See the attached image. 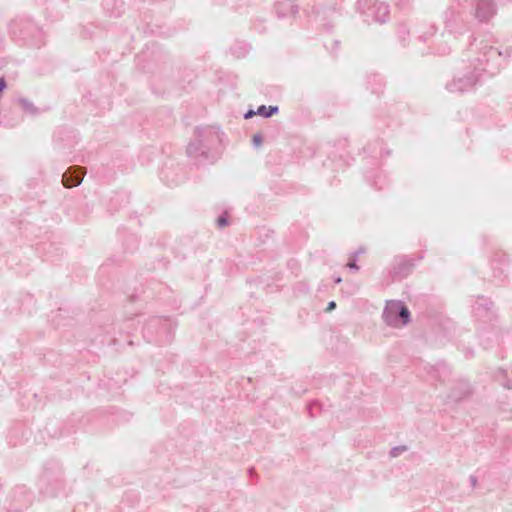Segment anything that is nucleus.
I'll return each mask as SVG.
<instances>
[{
    "instance_id": "dca6fc26",
    "label": "nucleus",
    "mask_w": 512,
    "mask_h": 512,
    "mask_svg": "<svg viewBox=\"0 0 512 512\" xmlns=\"http://www.w3.org/2000/svg\"><path fill=\"white\" fill-rule=\"evenodd\" d=\"M341 281H342V279H341L340 277H337V278L335 279V282H336V283H340Z\"/></svg>"
},
{
    "instance_id": "9d476101",
    "label": "nucleus",
    "mask_w": 512,
    "mask_h": 512,
    "mask_svg": "<svg viewBox=\"0 0 512 512\" xmlns=\"http://www.w3.org/2000/svg\"><path fill=\"white\" fill-rule=\"evenodd\" d=\"M262 142V138L260 135H254L253 136V143L255 146H260Z\"/></svg>"
},
{
    "instance_id": "2eb2a0df",
    "label": "nucleus",
    "mask_w": 512,
    "mask_h": 512,
    "mask_svg": "<svg viewBox=\"0 0 512 512\" xmlns=\"http://www.w3.org/2000/svg\"><path fill=\"white\" fill-rule=\"evenodd\" d=\"M470 480H471V483H472V485H473V486H474V485H476V482H477L476 477L471 476V477H470Z\"/></svg>"
},
{
    "instance_id": "39448f33",
    "label": "nucleus",
    "mask_w": 512,
    "mask_h": 512,
    "mask_svg": "<svg viewBox=\"0 0 512 512\" xmlns=\"http://www.w3.org/2000/svg\"><path fill=\"white\" fill-rule=\"evenodd\" d=\"M388 6L385 3H378L372 8V15L377 22H384L388 16Z\"/></svg>"
},
{
    "instance_id": "ddd939ff",
    "label": "nucleus",
    "mask_w": 512,
    "mask_h": 512,
    "mask_svg": "<svg viewBox=\"0 0 512 512\" xmlns=\"http://www.w3.org/2000/svg\"><path fill=\"white\" fill-rule=\"evenodd\" d=\"M348 267L350 269H353V270H358L359 269V267L357 266V264L355 262L348 263Z\"/></svg>"
},
{
    "instance_id": "f8f14e48",
    "label": "nucleus",
    "mask_w": 512,
    "mask_h": 512,
    "mask_svg": "<svg viewBox=\"0 0 512 512\" xmlns=\"http://www.w3.org/2000/svg\"><path fill=\"white\" fill-rule=\"evenodd\" d=\"M335 307H336V303H335L334 301H331V302H329V304H328V306H327L326 311H327V312H330V311H332L333 309H335Z\"/></svg>"
},
{
    "instance_id": "7ed1b4c3",
    "label": "nucleus",
    "mask_w": 512,
    "mask_h": 512,
    "mask_svg": "<svg viewBox=\"0 0 512 512\" xmlns=\"http://www.w3.org/2000/svg\"><path fill=\"white\" fill-rule=\"evenodd\" d=\"M494 13V6L491 0H478L476 6V16L480 20L488 19Z\"/></svg>"
},
{
    "instance_id": "6e6552de",
    "label": "nucleus",
    "mask_w": 512,
    "mask_h": 512,
    "mask_svg": "<svg viewBox=\"0 0 512 512\" xmlns=\"http://www.w3.org/2000/svg\"><path fill=\"white\" fill-rule=\"evenodd\" d=\"M212 137H216L220 142H222L223 138H224V133L218 128L214 129V130H210L207 132L206 138L208 140Z\"/></svg>"
},
{
    "instance_id": "f03ea898",
    "label": "nucleus",
    "mask_w": 512,
    "mask_h": 512,
    "mask_svg": "<svg viewBox=\"0 0 512 512\" xmlns=\"http://www.w3.org/2000/svg\"><path fill=\"white\" fill-rule=\"evenodd\" d=\"M186 154L189 158L202 161L209 158L207 144L200 134L192 139L186 147Z\"/></svg>"
},
{
    "instance_id": "f257e3e1",
    "label": "nucleus",
    "mask_w": 512,
    "mask_h": 512,
    "mask_svg": "<svg viewBox=\"0 0 512 512\" xmlns=\"http://www.w3.org/2000/svg\"><path fill=\"white\" fill-rule=\"evenodd\" d=\"M384 323L392 328L400 329L405 327L411 320L408 308L402 301L389 300L386 301L382 313Z\"/></svg>"
},
{
    "instance_id": "0eeeda50",
    "label": "nucleus",
    "mask_w": 512,
    "mask_h": 512,
    "mask_svg": "<svg viewBox=\"0 0 512 512\" xmlns=\"http://www.w3.org/2000/svg\"><path fill=\"white\" fill-rule=\"evenodd\" d=\"M19 104L21 106V108L26 112V113H29V114H34L36 113L37 109L34 107L33 103H31L30 101H28L27 99H20L19 100Z\"/></svg>"
},
{
    "instance_id": "20e7f679",
    "label": "nucleus",
    "mask_w": 512,
    "mask_h": 512,
    "mask_svg": "<svg viewBox=\"0 0 512 512\" xmlns=\"http://www.w3.org/2000/svg\"><path fill=\"white\" fill-rule=\"evenodd\" d=\"M82 180L83 177L78 173V169H70L63 175L62 182L65 187L71 188L80 185Z\"/></svg>"
},
{
    "instance_id": "9b49d317",
    "label": "nucleus",
    "mask_w": 512,
    "mask_h": 512,
    "mask_svg": "<svg viewBox=\"0 0 512 512\" xmlns=\"http://www.w3.org/2000/svg\"><path fill=\"white\" fill-rule=\"evenodd\" d=\"M6 82L3 78H0V94L5 90Z\"/></svg>"
},
{
    "instance_id": "4468645a",
    "label": "nucleus",
    "mask_w": 512,
    "mask_h": 512,
    "mask_svg": "<svg viewBox=\"0 0 512 512\" xmlns=\"http://www.w3.org/2000/svg\"><path fill=\"white\" fill-rule=\"evenodd\" d=\"M254 114H257V113H256V112H254V111H252V110H250V111H248V112L244 115V117H245L246 119H248V118L252 117V115H254Z\"/></svg>"
},
{
    "instance_id": "1a4fd4ad",
    "label": "nucleus",
    "mask_w": 512,
    "mask_h": 512,
    "mask_svg": "<svg viewBox=\"0 0 512 512\" xmlns=\"http://www.w3.org/2000/svg\"><path fill=\"white\" fill-rule=\"evenodd\" d=\"M228 224V221H227V218L225 216H220L218 219H217V225L220 227V228H223L225 226H227Z\"/></svg>"
},
{
    "instance_id": "423d86ee",
    "label": "nucleus",
    "mask_w": 512,
    "mask_h": 512,
    "mask_svg": "<svg viewBox=\"0 0 512 512\" xmlns=\"http://www.w3.org/2000/svg\"><path fill=\"white\" fill-rule=\"evenodd\" d=\"M277 111H278L277 106H270L267 108L265 105H261L260 107H258L256 113L262 117L268 118V117L272 116L273 114L277 113Z\"/></svg>"
}]
</instances>
